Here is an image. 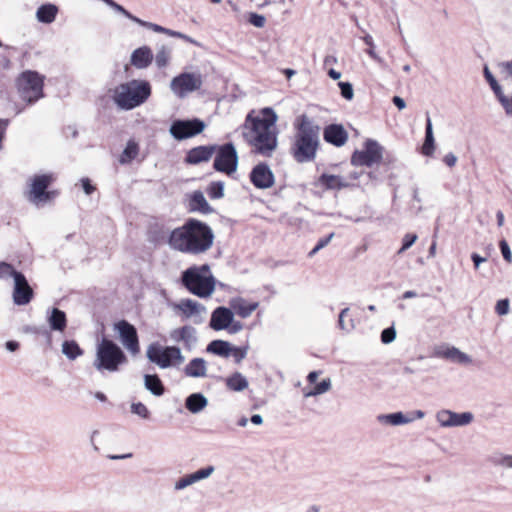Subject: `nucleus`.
<instances>
[{
    "instance_id": "nucleus-1",
    "label": "nucleus",
    "mask_w": 512,
    "mask_h": 512,
    "mask_svg": "<svg viewBox=\"0 0 512 512\" xmlns=\"http://www.w3.org/2000/svg\"><path fill=\"white\" fill-rule=\"evenodd\" d=\"M278 116L276 112L266 107L257 114L250 112L245 120L243 137L252 152L264 157H270L278 146Z\"/></svg>"
},
{
    "instance_id": "nucleus-2",
    "label": "nucleus",
    "mask_w": 512,
    "mask_h": 512,
    "mask_svg": "<svg viewBox=\"0 0 512 512\" xmlns=\"http://www.w3.org/2000/svg\"><path fill=\"white\" fill-rule=\"evenodd\" d=\"M170 240L173 250L196 255L212 246L214 234L206 223L189 218L181 227L172 230Z\"/></svg>"
},
{
    "instance_id": "nucleus-3",
    "label": "nucleus",
    "mask_w": 512,
    "mask_h": 512,
    "mask_svg": "<svg viewBox=\"0 0 512 512\" xmlns=\"http://www.w3.org/2000/svg\"><path fill=\"white\" fill-rule=\"evenodd\" d=\"M296 133L291 148L294 159L299 163L315 159L320 143V126L307 115H301L294 124Z\"/></svg>"
},
{
    "instance_id": "nucleus-4",
    "label": "nucleus",
    "mask_w": 512,
    "mask_h": 512,
    "mask_svg": "<svg viewBox=\"0 0 512 512\" xmlns=\"http://www.w3.org/2000/svg\"><path fill=\"white\" fill-rule=\"evenodd\" d=\"M150 95L151 85L148 81L133 79L115 88L113 100L120 109L132 110L142 105Z\"/></svg>"
},
{
    "instance_id": "nucleus-5",
    "label": "nucleus",
    "mask_w": 512,
    "mask_h": 512,
    "mask_svg": "<svg viewBox=\"0 0 512 512\" xmlns=\"http://www.w3.org/2000/svg\"><path fill=\"white\" fill-rule=\"evenodd\" d=\"M128 362L124 351L113 340L103 338L96 347L94 368L100 373H114Z\"/></svg>"
},
{
    "instance_id": "nucleus-6",
    "label": "nucleus",
    "mask_w": 512,
    "mask_h": 512,
    "mask_svg": "<svg viewBox=\"0 0 512 512\" xmlns=\"http://www.w3.org/2000/svg\"><path fill=\"white\" fill-rule=\"evenodd\" d=\"M182 284L190 293L201 298L210 296L215 286L208 265L188 268L182 274Z\"/></svg>"
},
{
    "instance_id": "nucleus-7",
    "label": "nucleus",
    "mask_w": 512,
    "mask_h": 512,
    "mask_svg": "<svg viewBox=\"0 0 512 512\" xmlns=\"http://www.w3.org/2000/svg\"><path fill=\"white\" fill-rule=\"evenodd\" d=\"M20 97L29 104L37 102L43 95L44 78L36 71L26 70L16 79Z\"/></svg>"
},
{
    "instance_id": "nucleus-8",
    "label": "nucleus",
    "mask_w": 512,
    "mask_h": 512,
    "mask_svg": "<svg viewBox=\"0 0 512 512\" xmlns=\"http://www.w3.org/2000/svg\"><path fill=\"white\" fill-rule=\"evenodd\" d=\"M146 356L161 369H166L184 362L181 349L177 346H160L157 343L149 345Z\"/></svg>"
},
{
    "instance_id": "nucleus-9",
    "label": "nucleus",
    "mask_w": 512,
    "mask_h": 512,
    "mask_svg": "<svg viewBox=\"0 0 512 512\" xmlns=\"http://www.w3.org/2000/svg\"><path fill=\"white\" fill-rule=\"evenodd\" d=\"M216 150V146H197L187 152L185 162L196 165L210 160ZM214 168L218 172H224V145L217 147V155L214 160Z\"/></svg>"
},
{
    "instance_id": "nucleus-10",
    "label": "nucleus",
    "mask_w": 512,
    "mask_h": 512,
    "mask_svg": "<svg viewBox=\"0 0 512 512\" xmlns=\"http://www.w3.org/2000/svg\"><path fill=\"white\" fill-rule=\"evenodd\" d=\"M205 129V123L198 119L174 120L170 126L169 132L176 140H185L194 137Z\"/></svg>"
},
{
    "instance_id": "nucleus-11",
    "label": "nucleus",
    "mask_w": 512,
    "mask_h": 512,
    "mask_svg": "<svg viewBox=\"0 0 512 512\" xmlns=\"http://www.w3.org/2000/svg\"><path fill=\"white\" fill-rule=\"evenodd\" d=\"M53 177L51 174H41L33 177L28 200L34 204L46 202L52 199L54 192L47 191Z\"/></svg>"
},
{
    "instance_id": "nucleus-12",
    "label": "nucleus",
    "mask_w": 512,
    "mask_h": 512,
    "mask_svg": "<svg viewBox=\"0 0 512 512\" xmlns=\"http://www.w3.org/2000/svg\"><path fill=\"white\" fill-rule=\"evenodd\" d=\"M382 147L374 140H367L364 150L352 155L351 163L355 166H372L382 160Z\"/></svg>"
},
{
    "instance_id": "nucleus-13",
    "label": "nucleus",
    "mask_w": 512,
    "mask_h": 512,
    "mask_svg": "<svg viewBox=\"0 0 512 512\" xmlns=\"http://www.w3.org/2000/svg\"><path fill=\"white\" fill-rule=\"evenodd\" d=\"M201 85L200 76L184 72L172 79L170 89L179 98H184L187 94L198 90Z\"/></svg>"
},
{
    "instance_id": "nucleus-14",
    "label": "nucleus",
    "mask_w": 512,
    "mask_h": 512,
    "mask_svg": "<svg viewBox=\"0 0 512 512\" xmlns=\"http://www.w3.org/2000/svg\"><path fill=\"white\" fill-rule=\"evenodd\" d=\"M114 329L118 332L121 343L133 355L139 353V339L136 328L126 320L115 323Z\"/></svg>"
},
{
    "instance_id": "nucleus-15",
    "label": "nucleus",
    "mask_w": 512,
    "mask_h": 512,
    "mask_svg": "<svg viewBox=\"0 0 512 512\" xmlns=\"http://www.w3.org/2000/svg\"><path fill=\"white\" fill-rule=\"evenodd\" d=\"M33 296V289L29 285L25 275L22 272L20 274H16L12 293L14 304L18 306L27 305L28 303L31 302Z\"/></svg>"
},
{
    "instance_id": "nucleus-16",
    "label": "nucleus",
    "mask_w": 512,
    "mask_h": 512,
    "mask_svg": "<svg viewBox=\"0 0 512 512\" xmlns=\"http://www.w3.org/2000/svg\"><path fill=\"white\" fill-rule=\"evenodd\" d=\"M436 419L442 427L466 426L473 421L471 412L456 413L451 410H441L437 412Z\"/></svg>"
},
{
    "instance_id": "nucleus-17",
    "label": "nucleus",
    "mask_w": 512,
    "mask_h": 512,
    "mask_svg": "<svg viewBox=\"0 0 512 512\" xmlns=\"http://www.w3.org/2000/svg\"><path fill=\"white\" fill-rule=\"evenodd\" d=\"M172 230L164 223L152 222L148 226L147 241L155 247L168 244L171 247Z\"/></svg>"
},
{
    "instance_id": "nucleus-18",
    "label": "nucleus",
    "mask_w": 512,
    "mask_h": 512,
    "mask_svg": "<svg viewBox=\"0 0 512 512\" xmlns=\"http://www.w3.org/2000/svg\"><path fill=\"white\" fill-rule=\"evenodd\" d=\"M250 179L254 186L260 189L270 188L274 184V174L264 163H260L252 169Z\"/></svg>"
},
{
    "instance_id": "nucleus-19",
    "label": "nucleus",
    "mask_w": 512,
    "mask_h": 512,
    "mask_svg": "<svg viewBox=\"0 0 512 512\" xmlns=\"http://www.w3.org/2000/svg\"><path fill=\"white\" fill-rule=\"evenodd\" d=\"M433 355L438 358L450 360L451 362L458 364H470L472 362L471 357L460 351L458 348L449 345H441L434 349Z\"/></svg>"
},
{
    "instance_id": "nucleus-20",
    "label": "nucleus",
    "mask_w": 512,
    "mask_h": 512,
    "mask_svg": "<svg viewBox=\"0 0 512 512\" xmlns=\"http://www.w3.org/2000/svg\"><path fill=\"white\" fill-rule=\"evenodd\" d=\"M173 310L180 311L183 318L188 319L191 317H199V319H195V323H201L202 319L200 317L201 312L205 311L204 306L192 299H181L178 303L173 304Z\"/></svg>"
},
{
    "instance_id": "nucleus-21",
    "label": "nucleus",
    "mask_w": 512,
    "mask_h": 512,
    "mask_svg": "<svg viewBox=\"0 0 512 512\" xmlns=\"http://www.w3.org/2000/svg\"><path fill=\"white\" fill-rule=\"evenodd\" d=\"M154 59L152 50L148 46L135 49L130 56V63L137 69H146Z\"/></svg>"
},
{
    "instance_id": "nucleus-22",
    "label": "nucleus",
    "mask_w": 512,
    "mask_h": 512,
    "mask_svg": "<svg viewBox=\"0 0 512 512\" xmlns=\"http://www.w3.org/2000/svg\"><path fill=\"white\" fill-rule=\"evenodd\" d=\"M189 212H199L202 214H210L213 212L212 207L207 202L204 194L200 190H195L188 195Z\"/></svg>"
},
{
    "instance_id": "nucleus-23",
    "label": "nucleus",
    "mask_w": 512,
    "mask_h": 512,
    "mask_svg": "<svg viewBox=\"0 0 512 512\" xmlns=\"http://www.w3.org/2000/svg\"><path fill=\"white\" fill-rule=\"evenodd\" d=\"M258 305V302H247L241 297H236L230 301L229 309L233 311V315L237 314L241 318H247L257 309Z\"/></svg>"
},
{
    "instance_id": "nucleus-24",
    "label": "nucleus",
    "mask_w": 512,
    "mask_h": 512,
    "mask_svg": "<svg viewBox=\"0 0 512 512\" xmlns=\"http://www.w3.org/2000/svg\"><path fill=\"white\" fill-rule=\"evenodd\" d=\"M347 138V132L340 125H329L324 130V139L337 147L343 146Z\"/></svg>"
},
{
    "instance_id": "nucleus-25",
    "label": "nucleus",
    "mask_w": 512,
    "mask_h": 512,
    "mask_svg": "<svg viewBox=\"0 0 512 512\" xmlns=\"http://www.w3.org/2000/svg\"><path fill=\"white\" fill-rule=\"evenodd\" d=\"M47 322L51 330L63 332L67 326V317L64 311L53 307L47 311Z\"/></svg>"
},
{
    "instance_id": "nucleus-26",
    "label": "nucleus",
    "mask_w": 512,
    "mask_h": 512,
    "mask_svg": "<svg viewBox=\"0 0 512 512\" xmlns=\"http://www.w3.org/2000/svg\"><path fill=\"white\" fill-rule=\"evenodd\" d=\"M207 372L206 361L203 358H193L184 368V373L188 377H205Z\"/></svg>"
},
{
    "instance_id": "nucleus-27",
    "label": "nucleus",
    "mask_w": 512,
    "mask_h": 512,
    "mask_svg": "<svg viewBox=\"0 0 512 512\" xmlns=\"http://www.w3.org/2000/svg\"><path fill=\"white\" fill-rule=\"evenodd\" d=\"M208 404L207 398L202 393H192L185 400V407L193 414L202 411Z\"/></svg>"
},
{
    "instance_id": "nucleus-28",
    "label": "nucleus",
    "mask_w": 512,
    "mask_h": 512,
    "mask_svg": "<svg viewBox=\"0 0 512 512\" xmlns=\"http://www.w3.org/2000/svg\"><path fill=\"white\" fill-rule=\"evenodd\" d=\"M144 386L154 396H162L165 392L164 385L157 374H145Z\"/></svg>"
},
{
    "instance_id": "nucleus-29",
    "label": "nucleus",
    "mask_w": 512,
    "mask_h": 512,
    "mask_svg": "<svg viewBox=\"0 0 512 512\" xmlns=\"http://www.w3.org/2000/svg\"><path fill=\"white\" fill-rule=\"evenodd\" d=\"M318 181L321 185L329 190H340L348 186V182H346L341 176L338 175L324 173L319 177Z\"/></svg>"
},
{
    "instance_id": "nucleus-30",
    "label": "nucleus",
    "mask_w": 512,
    "mask_h": 512,
    "mask_svg": "<svg viewBox=\"0 0 512 512\" xmlns=\"http://www.w3.org/2000/svg\"><path fill=\"white\" fill-rule=\"evenodd\" d=\"M58 8L54 4H43L36 12V18L39 22L50 24L52 23L57 15Z\"/></svg>"
},
{
    "instance_id": "nucleus-31",
    "label": "nucleus",
    "mask_w": 512,
    "mask_h": 512,
    "mask_svg": "<svg viewBox=\"0 0 512 512\" xmlns=\"http://www.w3.org/2000/svg\"><path fill=\"white\" fill-rule=\"evenodd\" d=\"M435 140L433 135V126L431 119L428 117L426 121L425 141L422 145V153L425 156H431L435 150Z\"/></svg>"
},
{
    "instance_id": "nucleus-32",
    "label": "nucleus",
    "mask_w": 512,
    "mask_h": 512,
    "mask_svg": "<svg viewBox=\"0 0 512 512\" xmlns=\"http://www.w3.org/2000/svg\"><path fill=\"white\" fill-rule=\"evenodd\" d=\"M249 345L246 343L243 346L236 347L226 341V358L232 357L236 364H239L247 355Z\"/></svg>"
},
{
    "instance_id": "nucleus-33",
    "label": "nucleus",
    "mask_w": 512,
    "mask_h": 512,
    "mask_svg": "<svg viewBox=\"0 0 512 512\" xmlns=\"http://www.w3.org/2000/svg\"><path fill=\"white\" fill-rule=\"evenodd\" d=\"M238 165V155L232 143H226V175H231L236 171Z\"/></svg>"
},
{
    "instance_id": "nucleus-34",
    "label": "nucleus",
    "mask_w": 512,
    "mask_h": 512,
    "mask_svg": "<svg viewBox=\"0 0 512 512\" xmlns=\"http://www.w3.org/2000/svg\"><path fill=\"white\" fill-rule=\"evenodd\" d=\"M62 353L69 360H75L79 356H82L84 351L80 348L76 341L66 340L62 343Z\"/></svg>"
},
{
    "instance_id": "nucleus-35",
    "label": "nucleus",
    "mask_w": 512,
    "mask_h": 512,
    "mask_svg": "<svg viewBox=\"0 0 512 512\" xmlns=\"http://www.w3.org/2000/svg\"><path fill=\"white\" fill-rule=\"evenodd\" d=\"M226 386L233 391H243L248 387L247 379L239 372L226 379Z\"/></svg>"
},
{
    "instance_id": "nucleus-36",
    "label": "nucleus",
    "mask_w": 512,
    "mask_h": 512,
    "mask_svg": "<svg viewBox=\"0 0 512 512\" xmlns=\"http://www.w3.org/2000/svg\"><path fill=\"white\" fill-rule=\"evenodd\" d=\"M378 419L380 421H383L385 423H388V424L394 425V426L406 424L411 421V419L407 418L402 412H395V413H390V414H386V415H379Z\"/></svg>"
},
{
    "instance_id": "nucleus-37",
    "label": "nucleus",
    "mask_w": 512,
    "mask_h": 512,
    "mask_svg": "<svg viewBox=\"0 0 512 512\" xmlns=\"http://www.w3.org/2000/svg\"><path fill=\"white\" fill-rule=\"evenodd\" d=\"M488 461L493 466L512 468V455L494 453L489 456Z\"/></svg>"
},
{
    "instance_id": "nucleus-38",
    "label": "nucleus",
    "mask_w": 512,
    "mask_h": 512,
    "mask_svg": "<svg viewBox=\"0 0 512 512\" xmlns=\"http://www.w3.org/2000/svg\"><path fill=\"white\" fill-rule=\"evenodd\" d=\"M171 58V48L161 45L155 55V63L158 68H164L168 65Z\"/></svg>"
},
{
    "instance_id": "nucleus-39",
    "label": "nucleus",
    "mask_w": 512,
    "mask_h": 512,
    "mask_svg": "<svg viewBox=\"0 0 512 512\" xmlns=\"http://www.w3.org/2000/svg\"><path fill=\"white\" fill-rule=\"evenodd\" d=\"M138 151V144L133 140L128 141L121 155L120 162L123 164L131 162L138 155Z\"/></svg>"
},
{
    "instance_id": "nucleus-40",
    "label": "nucleus",
    "mask_w": 512,
    "mask_h": 512,
    "mask_svg": "<svg viewBox=\"0 0 512 512\" xmlns=\"http://www.w3.org/2000/svg\"><path fill=\"white\" fill-rule=\"evenodd\" d=\"M210 327L216 331L224 330V305L217 307L211 316Z\"/></svg>"
},
{
    "instance_id": "nucleus-41",
    "label": "nucleus",
    "mask_w": 512,
    "mask_h": 512,
    "mask_svg": "<svg viewBox=\"0 0 512 512\" xmlns=\"http://www.w3.org/2000/svg\"><path fill=\"white\" fill-rule=\"evenodd\" d=\"M183 338L182 342H184L185 346L188 349L194 347L197 343L196 329L190 325L183 326Z\"/></svg>"
},
{
    "instance_id": "nucleus-42",
    "label": "nucleus",
    "mask_w": 512,
    "mask_h": 512,
    "mask_svg": "<svg viewBox=\"0 0 512 512\" xmlns=\"http://www.w3.org/2000/svg\"><path fill=\"white\" fill-rule=\"evenodd\" d=\"M243 324L240 321H235L233 311L226 307V332L235 334L242 330Z\"/></svg>"
},
{
    "instance_id": "nucleus-43",
    "label": "nucleus",
    "mask_w": 512,
    "mask_h": 512,
    "mask_svg": "<svg viewBox=\"0 0 512 512\" xmlns=\"http://www.w3.org/2000/svg\"><path fill=\"white\" fill-rule=\"evenodd\" d=\"M21 272L17 271L11 264L0 261V280L7 281L13 278H16V274H20Z\"/></svg>"
},
{
    "instance_id": "nucleus-44",
    "label": "nucleus",
    "mask_w": 512,
    "mask_h": 512,
    "mask_svg": "<svg viewBox=\"0 0 512 512\" xmlns=\"http://www.w3.org/2000/svg\"><path fill=\"white\" fill-rule=\"evenodd\" d=\"M362 40L364 43L369 47L366 50V53L375 61L378 63H382L383 59L375 52V43L372 38V36L368 33H365V35L362 37Z\"/></svg>"
},
{
    "instance_id": "nucleus-45",
    "label": "nucleus",
    "mask_w": 512,
    "mask_h": 512,
    "mask_svg": "<svg viewBox=\"0 0 512 512\" xmlns=\"http://www.w3.org/2000/svg\"><path fill=\"white\" fill-rule=\"evenodd\" d=\"M132 414L139 416L141 419L148 420L150 418V411L142 402H133L130 406Z\"/></svg>"
},
{
    "instance_id": "nucleus-46",
    "label": "nucleus",
    "mask_w": 512,
    "mask_h": 512,
    "mask_svg": "<svg viewBox=\"0 0 512 512\" xmlns=\"http://www.w3.org/2000/svg\"><path fill=\"white\" fill-rule=\"evenodd\" d=\"M207 194L211 199H218L224 195V184L222 182H213L207 188Z\"/></svg>"
},
{
    "instance_id": "nucleus-47",
    "label": "nucleus",
    "mask_w": 512,
    "mask_h": 512,
    "mask_svg": "<svg viewBox=\"0 0 512 512\" xmlns=\"http://www.w3.org/2000/svg\"><path fill=\"white\" fill-rule=\"evenodd\" d=\"M206 351L224 357V340L218 339L210 342Z\"/></svg>"
},
{
    "instance_id": "nucleus-48",
    "label": "nucleus",
    "mask_w": 512,
    "mask_h": 512,
    "mask_svg": "<svg viewBox=\"0 0 512 512\" xmlns=\"http://www.w3.org/2000/svg\"><path fill=\"white\" fill-rule=\"evenodd\" d=\"M484 75H485L486 80L489 82L492 90L496 94V96L498 97L499 95H501L503 93L501 90V87L497 83V81L494 78V76L492 75V73L489 71L488 67L484 68Z\"/></svg>"
},
{
    "instance_id": "nucleus-49",
    "label": "nucleus",
    "mask_w": 512,
    "mask_h": 512,
    "mask_svg": "<svg viewBox=\"0 0 512 512\" xmlns=\"http://www.w3.org/2000/svg\"><path fill=\"white\" fill-rule=\"evenodd\" d=\"M214 466H207L205 468H202L200 470H197L194 473H191L194 482H198L200 480L208 478L213 472H214Z\"/></svg>"
},
{
    "instance_id": "nucleus-50",
    "label": "nucleus",
    "mask_w": 512,
    "mask_h": 512,
    "mask_svg": "<svg viewBox=\"0 0 512 512\" xmlns=\"http://www.w3.org/2000/svg\"><path fill=\"white\" fill-rule=\"evenodd\" d=\"M338 86L341 90V95L346 100H352L354 97L353 86L349 82H339Z\"/></svg>"
},
{
    "instance_id": "nucleus-51",
    "label": "nucleus",
    "mask_w": 512,
    "mask_h": 512,
    "mask_svg": "<svg viewBox=\"0 0 512 512\" xmlns=\"http://www.w3.org/2000/svg\"><path fill=\"white\" fill-rule=\"evenodd\" d=\"M396 338V330L393 326L385 328L381 332V341L384 344L393 342Z\"/></svg>"
},
{
    "instance_id": "nucleus-52",
    "label": "nucleus",
    "mask_w": 512,
    "mask_h": 512,
    "mask_svg": "<svg viewBox=\"0 0 512 512\" xmlns=\"http://www.w3.org/2000/svg\"><path fill=\"white\" fill-rule=\"evenodd\" d=\"M194 480H193V477L191 474H187L183 477H181L180 479H178L175 483V486H174V489L175 490H182V489H185L186 487L194 484Z\"/></svg>"
},
{
    "instance_id": "nucleus-53",
    "label": "nucleus",
    "mask_w": 512,
    "mask_h": 512,
    "mask_svg": "<svg viewBox=\"0 0 512 512\" xmlns=\"http://www.w3.org/2000/svg\"><path fill=\"white\" fill-rule=\"evenodd\" d=\"M138 25L140 26H143V27H146L154 32H157V33H165L167 32V28L165 27H162L158 24H155V23H151V22H147V21H144V20H141L140 18H138V21L136 22Z\"/></svg>"
},
{
    "instance_id": "nucleus-54",
    "label": "nucleus",
    "mask_w": 512,
    "mask_h": 512,
    "mask_svg": "<svg viewBox=\"0 0 512 512\" xmlns=\"http://www.w3.org/2000/svg\"><path fill=\"white\" fill-rule=\"evenodd\" d=\"M349 308H344L341 310L338 319V325L342 330L350 331L354 328L353 320L350 321V324L346 325L344 322V317L348 314Z\"/></svg>"
},
{
    "instance_id": "nucleus-55",
    "label": "nucleus",
    "mask_w": 512,
    "mask_h": 512,
    "mask_svg": "<svg viewBox=\"0 0 512 512\" xmlns=\"http://www.w3.org/2000/svg\"><path fill=\"white\" fill-rule=\"evenodd\" d=\"M497 98L505 109L506 114L512 116V96L508 97L502 93Z\"/></svg>"
},
{
    "instance_id": "nucleus-56",
    "label": "nucleus",
    "mask_w": 512,
    "mask_h": 512,
    "mask_svg": "<svg viewBox=\"0 0 512 512\" xmlns=\"http://www.w3.org/2000/svg\"><path fill=\"white\" fill-rule=\"evenodd\" d=\"M509 300L508 299H501L498 300L495 306V311L498 315L503 316L508 314L509 312Z\"/></svg>"
},
{
    "instance_id": "nucleus-57",
    "label": "nucleus",
    "mask_w": 512,
    "mask_h": 512,
    "mask_svg": "<svg viewBox=\"0 0 512 512\" xmlns=\"http://www.w3.org/2000/svg\"><path fill=\"white\" fill-rule=\"evenodd\" d=\"M331 380L329 378L323 379L320 383L314 386L315 394L321 395L330 390Z\"/></svg>"
},
{
    "instance_id": "nucleus-58",
    "label": "nucleus",
    "mask_w": 512,
    "mask_h": 512,
    "mask_svg": "<svg viewBox=\"0 0 512 512\" xmlns=\"http://www.w3.org/2000/svg\"><path fill=\"white\" fill-rule=\"evenodd\" d=\"M249 22L257 28H262L266 23V19L263 15L251 13L249 17Z\"/></svg>"
},
{
    "instance_id": "nucleus-59",
    "label": "nucleus",
    "mask_w": 512,
    "mask_h": 512,
    "mask_svg": "<svg viewBox=\"0 0 512 512\" xmlns=\"http://www.w3.org/2000/svg\"><path fill=\"white\" fill-rule=\"evenodd\" d=\"M416 240H417L416 234H406L403 239V244H402L401 248L399 249L398 253H403L406 249L411 247L415 243Z\"/></svg>"
},
{
    "instance_id": "nucleus-60",
    "label": "nucleus",
    "mask_w": 512,
    "mask_h": 512,
    "mask_svg": "<svg viewBox=\"0 0 512 512\" xmlns=\"http://www.w3.org/2000/svg\"><path fill=\"white\" fill-rule=\"evenodd\" d=\"M333 237V234H330L328 237L324 238V239H321L319 240V242L316 244V246L310 251L309 253V256H313L314 254H316L321 248H323L324 246H326L329 241L331 240V238Z\"/></svg>"
},
{
    "instance_id": "nucleus-61",
    "label": "nucleus",
    "mask_w": 512,
    "mask_h": 512,
    "mask_svg": "<svg viewBox=\"0 0 512 512\" xmlns=\"http://www.w3.org/2000/svg\"><path fill=\"white\" fill-rule=\"evenodd\" d=\"M81 184L85 194L91 195L95 191V187L91 184L88 178H82Z\"/></svg>"
},
{
    "instance_id": "nucleus-62",
    "label": "nucleus",
    "mask_w": 512,
    "mask_h": 512,
    "mask_svg": "<svg viewBox=\"0 0 512 512\" xmlns=\"http://www.w3.org/2000/svg\"><path fill=\"white\" fill-rule=\"evenodd\" d=\"M183 327L174 329L170 332V338L175 342L182 341L183 338Z\"/></svg>"
},
{
    "instance_id": "nucleus-63",
    "label": "nucleus",
    "mask_w": 512,
    "mask_h": 512,
    "mask_svg": "<svg viewBox=\"0 0 512 512\" xmlns=\"http://www.w3.org/2000/svg\"><path fill=\"white\" fill-rule=\"evenodd\" d=\"M443 161L447 166L453 167L457 162V157L453 153H448L445 155Z\"/></svg>"
},
{
    "instance_id": "nucleus-64",
    "label": "nucleus",
    "mask_w": 512,
    "mask_h": 512,
    "mask_svg": "<svg viewBox=\"0 0 512 512\" xmlns=\"http://www.w3.org/2000/svg\"><path fill=\"white\" fill-rule=\"evenodd\" d=\"M501 67L509 77H512V60L502 63Z\"/></svg>"
}]
</instances>
